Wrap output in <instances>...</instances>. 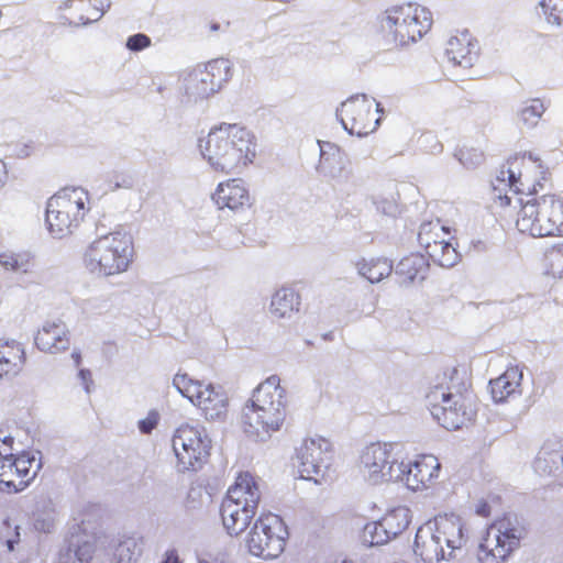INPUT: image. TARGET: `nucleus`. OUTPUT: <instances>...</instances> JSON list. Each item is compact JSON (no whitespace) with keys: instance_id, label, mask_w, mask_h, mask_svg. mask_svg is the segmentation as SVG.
I'll return each instance as SVG.
<instances>
[{"instance_id":"nucleus-25","label":"nucleus","mask_w":563,"mask_h":563,"mask_svg":"<svg viewBox=\"0 0 563 563\" xmlns=\"http://www.w3.org/2000/svg\"><path fill=\"white\" fill-rule=\"evenodd\" d=\"M523 372L519 366H509L497 378L489 382L490 394L495 402H504L521 395Z\"/></svg>"},{"instance_id":"nucleus-46","label":"nucleus","mask_w":563,"mask_h":563,"mask_svg":"<svg viewBox=\"0 0 563 563\" xmlns=\"http://www.w3.org/2000/svg\"><path fill=\"white\" fill-rule=\"evenodd\" d=\"M2 539L8 548V551L15 550V545L20 542V527L12 525L10 521L4 522V530L2 531Z\"/></svg>"},{"instance_id":"nucleus-39","label":"nucleus","mask_w":563,"mask_h":563,"mask_svg":"<svg viewBox=\"0 0 563 563\" xmlns=\"http://www.w3.org/2000/svg\"><path fill=\"white\" fill-rule=\"evenodd\" d=\"M394 539L388 529L383 526L382 518L378 521L368 522L363 529V543L369 547L382 545Z\"/></svg>"},{"instance_id":"nucleus-27","label":"nucleus","mask_w":563,"mask_h":563,"mask_svg":"<svg viewBox=\"0 0 563 563\" xmlns=\"http://www.w3.org/2000/svg\"><path fill=\"white\" fill-rule=\"evenodd\" d=\"M299 309V295L292 288L282 287L273 294L268 311L273 319L282 320L291 319Z\"/></svg>"},{"instance_id":"nucleus-6","label":"nucleus","mask_w":563,"mask_h":563,"mask_svg":"<svg viewBox=\"0 0 563 563\" xmlns=\"http://www.w3.org/2000/svg\"><path fill=\"white\" fill-rule=\"evenodd\" d=\"M386 42L405 47L419 42L431 29V11L416 2L397 4L386 9L378 18Z\"/></svg>"},{"instance_id":"nucleus-3","label":"nucleus","mask_w":563,"mask_h":563,"mask_svg":"<svg viewBox=\"0 0 563 563\" xmlns=\"http://www.w3.org/2000/svg\"><path fill=\"white\" fill-rule=\"evenodd\" d=\"M548 172L540 159L531 154L516 155L507 159L493 180L494 207L501 209L504 217H510L508 207L519 194L532 195L543 188Z\"/></svg>"},{"instance_id":"nucleus-15","label":"nucleus","mask_w":563,"mask_h":563,"mask_svg":"<svg viewBox=\"0 0 563 563\" xmlns=\"http://www.w3.org/2000/svg\"><path fill=\"white\" fill-rule=\"evenodd\" d=\"M41 461L35 454L24 452L18 456L0 448V492L18 493L35 478Z\"/></svg>"},{"instance_id":"nucleus-29","label":"nucleus","mask_w":563,"mask_h":563,"mask_svg":"<svg viewBox=\"0 0 563 563\" xmlns=\"http://www.w3.org/2000/svg\"><path fill=\"white\" fill-rule=\"evenodd\" d=\"M547 110L545 104L539 98L526 100L516 112L518 123L525 129H534Z\"/></svg>"},{"instance_id":"nucleus-16","label":"nucleus","mask_w":563,"mask_h":563,"mask_svg":"<svg viewBox=\"0 0 563 563\" xmlns=\"http://www.w3.org/2000/svg\"><path fill=\"white\" fill-rule=\"evenodd\" d=\"M374 108L376 113L380 111V104L375 99L356 95L341 103L336 115L350 134L362 137L374 132L379 124L380 118L375 117Z\"/></svg>"},{"instance_id":"nucleus-5","label":"nucleus","mask_w":563,"mask_h":563,"mask_svg":"<svg viewBox=\"0 0 563 563\" xmlns=\"http://www.w3.org/2000/svg\"><path fill=\"white\" fill-rule=\"evenodd\" d=\"M432 417L445 429L456 430L474 417L472 394L456 369L444 373L427 394Z\"/></svg>"},{"instance_id":"nucleus-22","label":"nucleus","mask_w":563,"mask_h":563,"mask_svg":"<svg viewBox=\"0 0 563 563\" xmlns=\"http://www.w3.org/2000/svg\"><path fill=\"white\" fill-rule=\"evenodd\" d=\"M212 199L219 209L239 210L250 206L249 190L239 179L220 183Z\"/></svg>"},{"instance_id":"nucleus-56","label":"nucleus","mask_w":563,"mask_h":563,"mask_svg":"<svg viewBox=\"0 0 563 563\" xmlns=\"http://www.w3.org/2000/svg\"><path fill=\"white\" fill-rule=\"evenodd\" d=\"M220 30V24L219 23H211L210 24V31L211 32H217Z\"/></svg>"},{"instance_id":"nucleus-33","label":"nucleus","mask_w":563,"mask_h":563,"mask_svg":"<svg viewBox=\"0 0 563 563\" xmlns=\"http://www.w3.org/2000/svg\"><path fill=\"white\" fill-rule=\"evenodd\" d=\"M427 263L421 255H410L402 258L397 267L396 273L404 276L408 282L412 283L416 279H424Z\"/></svg>"},{"instance_id":"nucleus-35","label":"nucleus","mask_w":563,"mask_h":563,"mask_svg":"<svg viewBox=\"0 0 563 563\" xmlns=\"http://www.w3.org/2000/svg\"><path fill=\"white\" fill-rule=\"evenodd\" d=\"M449 235L448 229L440 223V221L427 222L421 224L418 241L421 247L424 249L426 252L431 250V246L441 242V239H446Z\"/></svg>"},{"instance_id":"nucleus-17","label":"nucleus","mask_w":563,"mask_h":563,"mask_svg":"<svg viewBox=\"0 0 563 563\" xmlns=\"http://www.w3.org/2000/svg\"><path fill=\"white\" fill-rule=\"evenodd\" d=\"M331 443L322 437L308 438L297 449L298 471L301 478L320 483L331 456Z\"/></svg>"},{"instance_id":"nucleus-7","label":"nucleus","mask_w":563,"mask_h":563,"mask_svg":"<svg viewBox=\"0 0 563 563\" xmlns=\"http://www.w3.org/2000/svg\"><path fill=\"white\" fill-rule=\"evenodd\" d=\"M134 255L132 236L123 231L102 235L91 242L84 254L85 267L99 276L126 272Z\"/></svg>"},{"instance_id":"nucleus-13","label":"nucleus","mask_w":563,"mask_h":563,"mask_svg":"<svg viewBox=\"0 0 563 563\" xmlns=\"http://www.w3.org/2000/svg\"><path fill=\"white\" fill-rule=\"evenodd\" d=\"M287 534V528L279 516L263 515L247 532L245 544L252 555L271 560L283 553Z\"/></svg>"},{"instance_id":"nucleus-54","label":"nucleus","mask_w":563,"mask_h":563,"mask_svg":"<svg viewBox=\"0 0 563 563\" xmlns=\"http://www.w3.org/2000/svg\"><path fill=\"white\" fill-rule=\"evenodd\" d=\"M163 563H179V558L176 550L167 551Z\"/></svg>"},{"instance_id":"nucleus-19","label":"nucleus","mask_w":563,"mask_h":563,"mask_svg":"<svg viewBox=\"0 0 563 563\" xmlns=\"http://www.w3.org/2000/svg\"><path fill=\"white\" fill-rule=\"evenodd\" d=\"M518 206H520L516 220L518 231L533 238L548 236L547 229L543 228L545 218L540 198H532L523 202L520 197H516L509 208L516 209Z\"/></svg>"},{"instance_id":"nucleus-12","label":"nucleus","mask_w":563,"mask_h":563,"mask_svg":"<svg viewBox=\"0 0 563 563\" xmlns=\"http://www.w3.org/2000/svg\"><path fill=\"white\" fill-rule=\"evenodd\" d=\"M173 385L201 410L207 420H221L227 416L229 399L222 387L192 379L187 374H176Z\"/></svg>"},{"instance_id":"nucleus-50","label":"nucleus","mask_w":563,"mask_h":563,"mask_svg":"<svg viewBox=\"0 0 563 563\" xmlns=\"http://www.w3.org/2000/svg\"><path fill=\"white\" fill-rule=\"evenodd\" d=\"M78 379L80 380V384L85 388L86 393L89 394L91 391L93 380L90 371L88 369H80L78 373Z\"/></svg>"},{"instance_id":"nucleus-36","label":"nucleus","mask_w":563,"mask_h":563,"mask_svg":"<svg viewBox=\"0 0 563 563\" xmlns=\"http://www.w3.org/2000/svg\"><path fill=\"white\" fill-rule=\"evenodd\" d=\"M426 253L435 264L442 267H452L459 261L456 250L444 238L441 239V242L431 246V250Z\"/></svg>"},{"instance_id":"nucleus-23","label":"nucleus","mask_w":563,"mask_h":563,"mask_svg":"<svg viewBox=\"0 0 563 563\" xmlns=\"http://www.w3.org/2000/svg\"><path fill=\"white\" fill-rule=\"evenodd\" d=\"M256 509L224 498L221 505V518L230 536H239L250 525Z\"/></svg>"},{"instance_id":"nucleus-53","label":"nucleus","mask_w":563,"mask_h":563,"mask_svg":"<svg viewBox=\"0 0 563 563\" xmlns=\"http://www.w3.org/2000/svg\"><path fill=\"white\" fill-rule=\"evenodd\" d=\"M547 464V461L545 459H542V457H538L536 463H534V467L538 472L542 473V474H550L551 473V468H548V466L545 465Z\"/></svg>"},{"instance_id":"nucleus-51","label":"nucleus","mask_w":563,"mask_h":563,"mask_svg":"<svg viewBox=\"0 0 563 563\" xmlns=\"http://www.w3.org/2000/svg\"><path fill=\"white\" fill-rule=\"evenodd\" d=\"M12 444L13 437L11 435V433L5 429L0 428V448H5L8 449V453H11Z\"/></svg>"},{"instance_id":"nucleus-4","label":"nucleus","mask_w":563,"mask_h":563,"mask_svg":"<svg viewBox=\"0 0 563 563\" xmlns=\"http://www.w3.org/2000/svg\"><path fill=\"white\" fill-rule=\"evenodd\" d=\"M467 540L468 532L460 516L440 515L418 529L413 551L423 563H440L456 558Z\"/></svg>"},{"instance_id":"nucleus-45","label":"nucleus","mask_w":563,"mask_h":563,"mask_svg":"<svg viewBox=\"0 0 563 563\" xmlns=\"http://www.w3.org/2000/svg\"><path fill=\"white\" fill-rule=\"evenodd\" d=\"M87 3H90V0H65L59 8L62 10H73L75 24L79 25L81 24L78 22L79 14L91 15V11L87 8Z\"/></svg>"},{"instance_id":"nucleus-31","label":"nucleus","mask_w":563,"mask_h":563,"mask_svg":"<svg viewBox=\"0 0 563 563\" xmlns=\"http://www.w3.org/2000/svg\"><path fill=\"white\" fill-rule=\"evenodd\" d=\"M320 168L324 175L332 179H347L352 175L339 150L333 153H322Z\"/></svg>"},{"instance_id":"nucleus-43","label":"nucleus","mask_w":563,"mask_h":563,"mask_svg":"<svg viewBox=\"0 0 563 563\" xmlns=\"http://www.w3.org/2000/svg\"><path fill=\"white\" fill-rule=\"evenodd\" d=\"M90 554L87 549H66L62 551L56 563H88Z\"/></svg>"},{"instance_id":"nucleus-38","label":"nucleus","mask_w":563,"mask_h":563,"mask_svg":"<svg viewBox=\"0 0 563 563\" xmlns=\"http://www.w3.org/2000/svg\"><path fill=\"white\" fill-rule=\"evenodd\" d=\"M0 266L9 272L27 274L31 272L33 264L26 253L5 251L0 253Z\"/></svg>"},{"instance_id":"nucleus-18","label":"nucleus","mask_w":563,"mask_h":563,"mask_svg":"<svg viewBox=\"0 0 563 563\" xmlns=\"http://www.w3.org/2000/svg\"><path fill=\"white\" fill-rule=\"evenodd\" d=\"M441 464L437 456L423 454L412 461H400L398 479L409 490L422 492L431 488L438 481Z\"/></svg>"},{"instance_id":"nucleus-10","label":"nucleus","mask_w":563,"mask_h":563,"mask_svg":"<svg viewBox=\"0 0 563 563\" xmlns=\"http://www.w3.org/2000/svg\"><path fill=\"white\" fill-rule=\"evenodd\" d=\"M232 76L231 63L225 58H216L199 65L181 75L184 95L188 101L198 102L219 92Z\"/></svg>"},{"instance_id":"nucleus-44","label":"nucleus","mask_w":563,"mask_h":563,"mask_svg":"<svg viewBox=\"0 0 563 563\" xmlns=\"http://www.w3.org/2000/svg\"><path fill=\"white\" fill-rule=\"evenodd\" d=\"M418 143L421 150L430 154H439L443 150L442 143L432 132H426L420 135Z\"/></svg>"},{"instance_id":"nucleus-26","label":"nucleus","mask_w":563,"mask_h":563,"mask_svg":"<svg viewBox=\"0 0 563 563\" xmlns=\"http://www.w3.org/2000/svg\"><path fill=\"white\" fill-rule=\"evenodd\" d=\"M225 498L257 509L261 490L256 478L247 472L240 473L229 487Z\"/></svg>"},{"instance_id":"nucleus-40","label":"nucleus","mask_w":563,"mask_h":563,"mask_svg":"<svg viewBox=\"0 0 563 563\" xmlns=\"http://www.w3.org/2000/svg\"><path fill=\"white\" fill-rule=\"evenodd\" d=\"M539 5L549 23L563 26V0H540Z\"/></svg>"},{"instance_id":"nucleus-55","label":"nucleus","mask_w":563,"mask_h":563,"mask_svg":"<svg viewBox=\"0 0 563 563\" xmlns=\"http://www.w3.org/2000/svg\"><path fill=\"white\" fill-rule=\"evenodd\" d=\"M71 358H73V361H74L75 365H76V366H79V364H80V362H81V354H80V352H79V351H77V350H74V351L71 352Z\"/></svg>"},{"instance_id":"nucleus-20","label":"nucleus","mask_w":563,"mask_h":563,"mask_svg":"<svg viewBox=\"0 0 563 563\" xmlns=\"http://www.w3.org/2000/svg\"><path fill=\"white\" fill-rule=\"evenodd\" d=\"M445 55L454 66L468 69L478 58L477 43L468 31H462L449 38Z\"/></svg>"},{"instance_id":"nucleus-8","label":"nucleus","mask_w":563,"mask_h":563,"mask_svg":"<svg viewBox=\"0 0 563 563\" xmlns=\"http://www.w3.org/2000/svg\"><path fill=\"white\" fill-rule=\"evenodd\" d=\"M89 194L81 187H66L52 196L46 205L45 222L57 239L77 230L89 211Z\"/></svg>"},{"instance_id":"nucleus-24","label":"nucleus","mask_w":563,"mask_h":563,"mask_svg":"<svg viewBox=\"0 0 563 563\" xmlns=\"http://www.w3.org/2000/svg\"><path fill=\"white\" fill-rule=\"evenodd\" d=\"M25 361V351L20 342L0 340V379L18 376L23 371Z\"/></svg>"},{"instance_id":"nucleus-32","label":"nucleus","mask_w":563,"mask_h":563,"mask_svg":"<svg viewBox=\"0 0 563 563\" xmlns=\"http://www.w3.org/2000/svg\"><path fill=\"white\" fill-rule=\"evenodd\" d=\"M357 267L358 273L372 284L379 283L393 271L391 263L386 258L364 260L357 264Z\"/></svg>"},{"instance_id":"nucleus-57","label":"nucleus","mask_w":563,"mask_h":563,"mask_svg":"<svg viewBox=\"0 0 563 563\" xmlns=\"http://www.w3.org/2000/svg\"><path fill=\"white\" fill-rule=\"evenodd\" d=\"M199 563H209L208 561H200Z\"/></svg>"},{"instance_id":"nucleus-42","label":"nucleus","mask_w":563,"mask_h":563,"mask_svg":"<svg viewBox=\"0 0 563 563\" xmlns=\"http://www.w3.org/2000/svg\"><path fill=\"white\" fill-rule=\"evenodd\" d=\"M455 156L459 162L466 168H475L484 161L483 152L472 147L460 148Z\"/></svg>"},{"instance_id":"nucleus-14","label":"nucleus","mask_w":563,"mask_h":563,"mask_svg":"<svg viewBox=\"0 0 563 563\" xmlns=\"http://www.w3.org/2000/svg\"><path fill=\"white\" fill-rule=\"evenodd\" d=\"M521 531L507 520L493 523L483 537L476 552L478 563H506L519 547Z\"/></svg>"},{"instance_id":"nucleus-52","label":"nucleus","mask_w":563,"mask_h":563,"mask_svg":"<svg viewBox=\"0 0 563 563\" xmlns=\"http://www.w3.org/2000/svg\"><path fill=\"white\" fill-rule=\"evenodd\" d=\"M9 181V170L7 164L0 159V190L5 187Z\"/></svg>"},{"instance_id":"nucleus-21","label":"nucleus","mask_w":563,"mask_h":563,"mask_svg":"<svg viewBox=\"0 0 563 563\" xmlns=\"http://www.w3.org/2000/svg\"><path fill=\"white\" fill-rule=\"evenodd\" d=\"M69 331L60 320L46 321L38 329L35 345L45 353L57 354L69 347Z\"/></svg>"},{"instance_id":"nucleus-37","label":"nucleus","mask_w":563,"mask_h":563,"mask_svg":"<svg viewBox=\"0 0 563 563\" xmlns=\"http://www.w3.org/2000/svg\"><path fill=\"white\" fill-rule=\"evenodd\" d=\"M544 273L553 278L563 277V242L547 249L543 256Z\"/></svg>"},{"instance_id":"nucleus-47","label":"nucleus","mask_w":563,"mask_h":563,"mask_svg":"<svg viewBox=\"0 0 563 563\" xmlns=\"http://www.w3.org/2000/svg\"><path fill=\"white\" fill-rule=\"evenodd\" d=\"M159 420V412L157 410H150L146 417L137 422L140 432L143 434H150L157 427Z\"/></svg>"},{"instance_id":"nucleus-34","label":"nucleus","mask_w":563,"mask_h":563,"mask_svg":"<svg viewBox=\"0 0 563 563\" xmlns=\"http://www.w3.org/2000/svg\"><path fill=\"white\" fill-rule=\"evenodd\" d=\"M142 553V541L134 537L121 540L113 553L115 563H135Z\"/></svg>"},{"instance_id":"nucleus-1","label":"nucleus","mask_w":563,"mask_h":563,"mask_svg":"<svg viewBox=\"0 0 563 563\" xmlns=\"http://www.w3.org/2000/svg\"><path fill=\"white\" fill-rule=\"evenodd\" d=\"M198 148L209 167L224 175L243 173L256 156L254 135L238 124L213 126L198 140Z\"/></svg>"},{"instance_id":"nucleus-48","label":"nucleus","mask_w":563,"mask_h":563,"mask_svg":"<svg viewBox=\"0 0 563 563\" xmlns=\"http://www.w3.org/2000/svg\"><path fill=\"white\" fill-rule=\"evenodd\" d=\"M151 45V38L142 33L130 36L126 41V47L130 51L139 52Z\"/></svg>"},{"instance_id":"nucleus-2","label":"nucleus","mask_w":563,"mask_h":563,"mask_svg":"<svg viewBox=\"0 0 563 563\" xmlns=\"http://www.w3.org/2000/svg\"><path fill=\"white\" fill-rule=\"evenodd\" d=\"M286 420L285 389L273 375L254 390L241 413L243 432L252 440L266 442L280 431Z\"/></svg>"},{"instance_id":"nucleus-11","label":"nucleus","mask_w":563,"mask_h":563,"mask_svg":"<svg viewBox=\"0 0 563 563\" xmlns=\"http://www.w3.org/2000/svg\"><path fill=\"white\" fill-rule=\"evenodd\" d=\"M172 446L179 472L198 471L208 461L211 440L202 427L183 423L173 434Z\"/></svg>"},{"instance_id":"nucleus-49","label":"nucleus","mask_w":563,"mask_h":563,"mask_svg":"<svg viewBox=\"0 0 563 563\" xmlns=\"http://www.w3.org/2000/svg\"><path fill=\"white\" fill-rule=\"evenodd\" d=\"M132 187H133V180L131 177H128V176H115L109 183V189L111 191H115L120 188L131 189Z\"/></svg>"},{"instance_id":"nucleus-30","label":"nucleus","mask_w":563,"mask_h":563,"mask_svg":"<svg viewBox=\"0 0 563 563\" xmlns=\"http://www.w3.org/2000/svg\"><path fill=\"white\" fill-rule=\"evenodd\" d=\"M411 510L407 506L394 507L382 517L383 526L394 538L401 534L411 522Z\"/></svg>"},{"instance_id":"nucleus-41","label":"nucleus","mask_w":563,"mask_h":563,"mask_svg":"<svg viewBox=\"0 0 563 563\" xmlns=\"http://www.w3.org/2000/svg\"><path fill=\"white\" fill-rule=\"evenodd\" d=\"M110 5V0H90V3H87V8L91 11V15L79 14L78 22H80L81 25H87L99 21Z\"/></svg>"},{"instance_id":"nucleus-28","label":"nucleus","mask_w":563,"mask_h":563,"mask_svg":"<svg viewBox=\"0 0 563 563\" xmlns=\"http://www.w3.org/2000/svg\"><path fill=\"white\" fill-rule=\"evenodd\" d=\"M540 198L545 220L544 229L548 236L558 234L561 214H563V197L558 195H543Z\"/></svg>"},{"instance_id":"nucleus-9","label":"nucleus","mask_w":563,"mask_h":563,"mask_svg":"<svg viewBox=\"0 0 563 563\" xmlns=\"http://www.w3.org/2000/svg\"><path fill=\"white\" fill-rule=\"evenodd\" d=\"M399 444L373 442L364 446L357 457L356 468L362 481L368 486L396 483L400 464Z\"/></svg>"}]
</instances>
